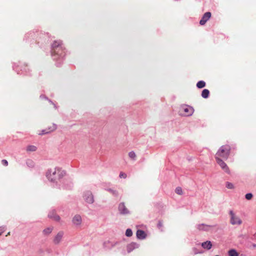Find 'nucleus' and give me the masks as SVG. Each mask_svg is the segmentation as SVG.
I'll use <instances>...</instances> for the list:
<instances>
[{
	"label": "nucleus",
	"instance_id": "obj_9",
	"mask_svg": "<svg viewBox=\"0 0 256 256\" xmlns=\"http://www.w3.org/2000/svg\"><path fill=\"white\" fill-rule=\"evenodd\" d=\"M64 233L62 232H60L58 233V234L55 236L54 239V242L56 244H58L62 237H63Z\"/></svg>",
	"mask_w": 256,
	"mask_h": 256
},
{
	"label": "nucleus",
	"instance_id": "obj_32",
	"mask_svg": "<svg viewBox=\"0 0 256 256\" xmlns=\"http://www.w3.org/2000/svg\"><path fill=\"white\" fill-rule=\"evenodd\" d=\"M252 246H253V247H254V248H256V244H252Z\"/></svg>",
	"mask_w": 256,
	"mask_h": 256
},
{
	"label": "nucleus",
	"instance_id": "obj_27",
	"mask_svg": "<svg viewBox=\"0 0 256 256\" xmlns=\"http://www.w3.org/2000/svg\"><path fill=\"white\" fill-rule=\"evenodd\" d=\"M245 198L248 200H250L252 198V194L251 193H248L246 194Z\"/></svg>",
	"mask_w": 256,
	"mask_h": 256
},
{
	"label": "nucleus",
	"instance_id": "obj_29",
	"mask_svg": "<svg viewBox=\"0 0 256 256\" xmlns=\"http://www.w3.org/2000/svg\"><path fill=\"white\" fill-rule=\"evenodd\" d=\"M2 163L4 166H7L8 165V162L6 160H2Z\"/></svg>",
	"mask_w": 256,
	"mask_h": 256
},
{
	"label": "nucleus",
	"instance_id": "obj_3",
	"mask_svg": "<svg viewBox=\"0 0 256 256\" xmlns=\"http://www.w3.org/2000/svg\"><path fill=\"white\" fill-rule=\"evenodd\" d=\"M194 112V108L188 105L183 106L180 108V114L184 116H192Z\"/></svg>",
	"mask_w": 256,
	"mask_h": 256
},
{
	"label": "nucleus",
	"instance_id": "obj_33",
	"mask_svg": "<svg viewBox=\"0 0 256 256\" xmlns=\"http://www.w3.org/2000/svg\"><path fill=\"white\" fill-rule=\"evenodd\" d=\"M10 234V232H8V234L6 235V236H8V235H9Z\"/></svg>",
	"mask_w": 256,
	"mask_h": 256
},
{
	"label": "nucleus",
	"instance_id": "obj_6",
	"mask_svg": "<svg viewBox=\"0 0 256 256\" xmlns=\"http://www.w3.org/2000/svg\"><path fill=\"white\" fill-rule=\"evenodd\" d=\"M84 198L86 202L88 204H92L94 202V196L90 191H87L84 193Z\"/></svg>",
	"mask_w": 256,
	"mask_h": 256
},
{
	"label": "nucleus",
	"instance_id": "obj_2",
	"mask_svg": "<svg viewBox=\"0 0 256 256\" xmlns=\"http://www.w3.org/2000/svg\"><path fill=\"white\" fill-rule=\"evenodd\" d=\"M60 172V170L56 168L50 169L48 172L46 176L50 181L55 182L60 178L58 174Z\"/></svg>",
	"mask_w": 256,
	"mask_h": 256
},
{
	"label": "nucleus",
	"instance_id": "obj_16",
	"mask_svg": "<svg viewBox=\"0 0 256 256\" xmlns=\"http://www.w3.org/2000/svg\"><path fill=\"white\" fill-rule=\"evenodd\" d=\"M210 92L208 89H204L202 91V96L204 98H206L208 97Z\"/></svg>",
	"mask_w": 256,
	"mask_h": 256
},
{
	"label": "nucleus",
	"instance_id": "obj_30",
	"mask_svg": "<svg viewBox=\"0 0 256 256\" xmlns=\"http://www.w3.org/2000/svg\"><path fill=\"white\" fill-rule=\"evenodd\" d=\"M4 231V227H0V235Z\"/></svg>",
	"mask_w": 256,
	"mask_h": 256
},
{
	"label": "nucleus",
	"instance_id": "obj_10",
	"mask_svg": "<svg viewBox=\"0 0 256 256\" xmlns=\"http://www.w3.org/2000/svg\"><path fill=\"white\" fill-rule=\"evenodd\" d=\"M72 222L76 226L80 225L82 222V218L80 215H76L72 218Z\"/></svg>",
	"mask_w": 256,
	"mask_h": 256
},
{
	"label": "nucleus",
	"instance_id": "obj_7",
	"mask_svg": "<svg viewBox=\"0 0 256 256\" xmlns=\"http://www.w3.org/2000/svg\"><path fill=\"white\" fill-rule=\"evenodd\" d=\"M211 17V13L210 12H206L202 16V18L200 20V25H204L206 22Z\"/></svg>",
	"mask_w": 256,
	"mask_h": 256
},
{
	"label": "nucleus",
	"instance_id": "obj_8",
	"mask_svg": "<svg viewBox=\"0 0 256 256\" xmlns=\"http://www.w3.org/2000/svg\"><path fill=\"white\" fill-rule=\"evenodd\" d=\"M118 210L120 212V214H126L129 213L128 210L126 207L124 202H122L119 204Z\"/></svg>",
	"mask_w": 256,
	"mask_h": 256
},
{
	"label": "nucleus",
	"instance_id": "obj_12",
	"mask_svg": "<svg viewBox=\"0 0 256 256\" xmlns=\"http://www.w3.org/2000/svg\"><path fill=\"white\" fill-rule=\"evenodd\" d=\"M136 236L139 239H144L146 237V234L144 231L138 230L136 232Z\"/></svg>",
	"mask_w": 256,
	"mask_h": 256
},
{
	"label": "nucleus",
	"instance_id": "obj_20",
	"mask_svg": "<svg viewBox=\"0 0 256 256\" xmlns=\"http://www.w3.org/2000/svg\"><path fill=\"white\" fill-rule=\"evenodd\" d=\"M206 86V82L204 81L200 80L196 84V86L199 88H202Z\"/></svg>",
	"mask_w": 256,
	"mask_h": 256
},
{
	"label": "nucleus",
	"instance_id": "obj_15",
	"mask_svg": "<svg viewBox=\"0 0 256 256\" xmlns=\"http://www.w3.org/2000/svg\"><path fill=\"white\" fill-rule=\"evenodd\" d=\"M56 128V126L54 124H52V126L49 128L48 130H44L42 131V132L38 133V134H48L50 132L54 130Z\"/></svg>",
	"mask_w": 256,
	"mask_h": 256
},
{
	"label": "nucleus",
	"instance_id": "obj_17",
	"mask_svg": "<svg viewBox=\"0 0 256 256\" xmlns=\"http://www.w3.org/2000/svg\"><path fill=\"white\" fill-rule=\"evenodd\" d=\"M228 254L229 256H238V254L234 249L230 250L228 251Z\"/></svg>",
	"mask_w": 256,
	"mask_h": 256
},
{
	"label": "nucleus",
	"instance_id": "obj_35",
	"mask_svg": "<svg viewBox=\"0 0 256 256\" xmlns=\"http://www.w3.org/2000/svg\"><path fill=\"white\" fill-rule=\"evenodd\" d=\"M218 256V255H217V256Z\"/></svg>",
	"mask_w": 256,
	"mask_h": 256
},
{
	"label": "nucleus",
	"instance_id": "obj_4",
	"mask_svg": "<svg viewBox=\"0 0 256 256\" xmlns=\"http://www.w3.org/2000/svg\"><path fill=\"white\" fill-rule=\"evenodd\" d=\"M229 214L230 215V222L232 225H240L242 223V220L237 216L232 210H230Z\"/></svg>",
	"mask_w": 256,
	"mask_h": 256
},
{
	"label": "nucleus",
	"instance_id": "obj_5",
	"mask_svg": "<svg viewBox=\"0 0 256 256\" xmlns=\"http://www.w3.org/2000/svg\"><path fill=\"white\" fill-rule=\"evenodd\" d=\"M216 162L220 166L222 169L226 173L230 174V170L227 164L221 159L217 158L216 159Z\"/></svg>",
	"mask_w": 256,
	"mask_h": 256
},
{
	"label": "nucleus",
	"instance_id": "obj_14",
	"mask_svg": "<svg viewBox=\"0 0 256 256\" xmlns=\"http://www.w3.org/2000/svg\"><path fill=\"white\" fill-rule=\"evenodd\" d=\"M48 217L50 218H52L56 221H58L60 220V218L54 212L52 211L50 212L48 214Z\"/></svg>",
	"mask_w": 256,
	"mask_h": 256
},
{
	"label": "nucleus",
	"instance_id": "obj_25",
	"mask_svg": "<svg viewBox=\"0 0 256 256\" xmlns=\"http://www.w3.org/2000/svg\"><path fill=\"white\" fill-rule=\"evenodd\" d=\"M226 187L229 189H233L234 188L233 184L230 182H227L226 183Z\"/></svg>",
	"mask_w": 256,
	"mask_h": 256
},
{
	"label": "nucleus",
	"instance_id": "obj_24",
	"mask_svg": "<svg viewBox=\"0 0 256 256\" xmlns=\"http://www.w3.org/2000/svg\"><path fill=\"white\" fill-rule=\"evenodd\" d=\"M126 235L128 237L131 236L132 235V232L131 229L128 228L126 230Z\"/></svg>",
	"mask_w": 256,
	"mask_h": 256
},
{
	"label": "nucleus",
	"instance_id": "obj_22",
	"mask_svg": "<svg viewBox=\"0 0 256 256\" xmlns=\"http://www.w3.org/2000/svg\"><path fill=\"white\" fill-rule=\"evenodd\" d=\"M175 192L178 195H182L183 194L182 190L180 187H177L175 190Z\"/></svg>",
	"mask_w": 256,
	"mask_h": 256
},
{
	"label": "nucleus",
	"instance_id": "obj_23",
	"mask_svg": "<svg viewBox=\"0 0 256 256\" xmlns=\"http://www.w3.org/2000/svg\"><path fill=\"white\" fill-rule=\"evenodd\" d=\"M128 156L130 158L134 160L136 158V154L134 152L132 151L128 153Z\"/></svg>",
	"mask_w": 256,
	"mask_h": 256
},
{
	"label": "nucleus",
	"instance_id": "obj_18",
	"mask_svg": "<svg viewBox=\"0 0 256 256\" xmlns=\"http://www.w3.org/2000/svg\"><path fill=\"white\" fill-rule=\"evenodd\" d=\"M36 147L34 146H28L26 147V150L27 152H35L36 150Z\"/></svg>",
	"mask_w": 256,
	"mask_h": 256
},
{
	"label": "nucleus",
	"instance_id": "obj_31",
	"mask_svg": "<svg viewBox=\"0 0 256 256\" xmlns=\"http://www.w3.org/2000/svg\"><path fill=\"white\" fill-rule=\"evenodd\" d=\"M27 163L29 164H32L33 163V162L32 161L30 160L28 161Z\"/></svg>",
	"mask_w": 256,
	"mask_h": 256
},
{
	"label": "nucleus",
	"instance_id": "obj_11",
	"mask_svg": "<svg viewBox=\"0 0 256 256\" xmlns=\"http://www.w3.org/2000/svg\"><path fill=\"white\" fill-rule=\"evenodd\" d=\"M212 244L210 241L206 240L202 244V246L206 250H209L212 248Z\"/></svg>",
	"mask_w": 256,
	"mask_h": 256
},
{
	"label": "nucleus",
	"instance_id": "obj_13",
	"mask_svg": "<svg viewBox=\"0 0 256 256\" xmlns=\"http://www.w3.org/2000/svg\"><path fill=\"white\" fill-rule=\"evenodd\" d=\"M210 227V226L204 224H199L197 226V228L199 230H208Z\"/></svg>",
	"mask_w": 256,
	"mask_h": 256
},
{
	"label": "nucleus",
	"instance_id": "obj_34",
	"mask_svg": "<svg viewBox=\"0 0 256 256\" xmlns=\"http://www.w3.org/2000/svg\"><path fill=\"white\" fill-rule=\"evenodd\" d=\"M254 236H256V232L254 234Z\"/></svg>",
	"mask_w": 256,
	"mask_h": 256
},
{
	"label": "nucleus",
	"instance_id": "obj_1",
	"mask_svg": "<svg viewBox=\"0 0 256 256\" xmlns=\"http://www.w3.org/2000/svg\"><path fill=\"white\" fill-rule=\"evenodd\" d=\"M230 147L228 145H224L222 146L216 154L215 158H222L224 160H227L230 154Z\"/></svg>",
	"mask_w": 256,
	"mask_h": 256
},
{
	"label": "nucleus",
	"instance_id": "obj_28",
	"mask_svg": "<svg viewBox=\"0 0 256 256\" xmlns=\"http://www.w3.org/2000/svg\"><path fill=\"white\" fill-rule=\"evenodd\" d=\"M120 178H126V174L125 173L123 172H121L120 173Z\"/></svg>",
	"mask_w": 256,
	"mask_h": 256
},
{
	"label": "nucleus",
	"instance_id": "obj_19",
	"mask_svg": "<svg viewBox=\"0 0 256 256\" xmlns=\"http://www.w3.org/2000/svg\"><path fill=\"white\" fill-rule=\"evenodd\" d=\"M52 228H48L43 230L42 233L44 235H48L52 232Z\"/></svg>",
	"mask_w": 256,
	"mask_h": 256
},
{
	"label": "nucleus",
	"instance_id": "obj_21",
	"mask_svg": "<svg viewBox=\"0 0 256 256\" xmlns=\"http://www.w3.org/2000/svg\"><path fill=\"white\" fill-rule=\"evenodd\" d=\"M62 44V42L60 41H54L52 44V48L54 50L58 46H60Z\"/></svg>",
	"mask_w": 256,
	"mask_h": 256
},
{
	"label": "nucleus",
	"instance_id": "obj_26",
	"mask_svg": "<svg viewBox=\"0 0 256 256\" xmlns=\"http://www.w3.org/2000/svg\"><path fill=\"white\" fill-rule=\"evenodd\" d=\"M108 191L110 192L114 196H118V192L116 190H114L111 188H109L108 190Z\"/></svg>",
	"mask_w": 256,
	"mask_h": 256
}]
</instances>
